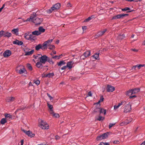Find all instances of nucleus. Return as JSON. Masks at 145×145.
Returning <instances> with one entry per match:
<instances>
[{
    "mask_svg": "<svg viewBox=\"0 0 145 145\" xmlns=\"http://www.w3.org/2000/svg\"><path fill=\"white\" fill-rule=\"evenodd\" d=\"M104 98L103 97V96H101V97L100 99L99 100V101H100V102H102L104 100Z\"/></svg>",
    "mask_w": 145,
    "mask_h": 145,
    "instance_id": "6e6d98bb",
    "label": "nucleus"
},
{
    "mask_svg": "<svg viewBox=\"0 0 145 145\" xmlns=\"http://www.w3.org/2000/svg\"><path fill=\"white\" fill-rule=\"evenodd\" d=\"M137 67L138 69H140L141 67H145V64H138L137 65Z\"/></svg>",
    "mask_w": 145,
    "mask_h": 145,
    "instance_id": "49530a36",
    "label": "nucleus"
},
{
    "mask_svg": "<svg viewBox=\"0 0 145 145\" xmlns=\"http://www.w3.org/2000/svg\"><path fill=\"white\" fill-rule=\"evenodd\" d=\"M120 14H119L117 15H116L114 16H113L112 18V20L114 19H120Z\"/></svg>",
    "mask_w": 145,
    "mask_h": 145,
    "instance_id": "e433bc0d",
    "label": "nucleus"
},
{
    "mask_svg": "<svg viewBox=\"0 0 145 145\" xmlns=\"http://www.w3.org/2000/svg\"><path fill=\"white\" fill-rule=\"evenodd\" d=\"M12 32L14 34H16L18 32V29H14L12 31Z\"/></svg>",
    "mask_w": 145,
    "mask_h": 145,
    "instance_id": "c9c22d12",
    "label": "nucleus"
},
{
    "mask_svg": "<svg viewBox=\"0 0 145 145\" xmlns=\"http://www.w3.org/2000/svg\"><path fill=\"white\" fill-rule=\"evenodd\" d=\"M47 106L50 109V110L49 111L50 113V112L53 111V107L52 105H51L50 104L48 103Z\"/></svg>",
    "mask_w": 145,
    "mask_h": 145,
    "instance_id": "c756f323",
    "label": "nucleus"
},
{
    "mask_svg": "<svg viewBox=\"0 0 145 145\" xmlns=\"http://www.w3.org/2000/svg\"><path fill=\"white\" fill-rule=\"evenodd\" d=\"M12 43L14 44H17L18 45H21L23 44V42L22 41H20L17 39L13 41Z\"/></svg>",
    "mask_w": 145,
    "mask_h": 145,
    "instance_id": "ddd939ff",
    "label": "nucleus"
},
{
    "mask_svg": "<svg viewBox=\"0 0 145 145\" xmlns=\"http://www.w3.org/2000/svg\"><path fill=\"white\" fill-rule=\"evenodd\" d=\"M65 64V63L63 61H61L59 62V63H57V65L58 66H62Z\"/></svg>",
    "mask_w": 145,
    "mask_h": 145,
    "instance_id": "473e14b6",
    "label": "nucleus"
},
{
    "mask_svg": "<svg viewBox=\"0 0 145 145\" xmlns=\"http://www.w3.org/2000/svg\"><path fill=\"white\" fill-rule=\"evenodd\" d=\"M87 27L86 26H84L82 27V29L83 31L86 30L87 29Z\"/></svg>",
    "mask_w": 145,
    "mask_h": 145,
    "instance_id": "69168bd1",
    "label": "nucleus"
},
{
    "mask_svg": "<svg viewBox=\"0 0 145 145\" xmlns=\"http://www.w3.org/2000/svg\"><path fill=\"white\" fill-rule=\"evenodd\" d=\"M12 35V34L11 33H8V32H6L4 33V37H11Z\"/></svg>",
    "mask_w": 145,
    "mask_h": 145,
    "instance_id": "b1692460",
    "label": "nucleus"
},
{
    "mask_svg": "<svg viewBox=\"0 0 145 145\" xmlns=\"http://www.w3.org/2000/svg\"><path fill=\"white\" fill-rule=\"evenodd\" d=\"M4 31H3L1 30L0 31V38L3 35L4 36Z\"/></svg>",
    "mask_w": 145,
    "mask_h": 145,
    "instance_id": "603ef678",
    "label": "nucleus"
},
{
    "mask_svg": "<svg viewBox=\"0 0 145 145\" xmlns=\"http://www.w3.org/2000/svg\"><path fill=\"white\" fill-rule=\"evenodd\" d=\"M136 67H137V65L133 66L132 68V69H134L135 70H137V69H136Z\"/></svg>",
    "mask_w": 145,
    "mask_h": 145,
    "instance_id": "0e129e2a",
    "label": "nucleus"
},
{
    "mask_svg": "<svg viewBox=\"0 0 145 145\" xmlns=\"http://www.w3.org/2000/svg\"><path fill=\"white\" fill-rule=\"evenodd\" d=\"M107 91L108 92H112L115 90V88L110 85H107L106 88Z\"/></svg>",
    "mask_w": 145,
    "mask_h": 145,
    "instance_id": "f8f14e48",
    "label": "nucleus"
},
{
    "mask_svg": "<svg viewBox=\"0 0 145 145\" xmlns=\"http://www.w3.org/2000/svg\"><path fill=\"white\" fill-rule=\"evenodd\" d=\"M80 60H82L83 59H84L85 58L84 55H82L80 56Z\"/></svg>",
    "mask_w": 145,
    "mask_h": 145,
    "instance_id": "4d7b16f0",
    "label": "nucleus"
},
{
    "mask_svg": "<svg viewBox=\"0 0 145 145\" xmlns=\"http://www.w3.org/2000/svg\"><path fill=\"white\" fill-rule=\"evenodd\" d=\"M60 6V4L58 3L54 5L52 7V8H54V10H56L59 9Z\"/></svg>",
    "mask_w": 145,
    "mask_h": 145,
    "instance_id": "4468645a",
    "label": "nucleus"
},
{
    "mask_svg": "<svg viewBox=\"0 0 145 145\" xmlns=\"http://www.w3.org/2000/svg\"><path fill=\"white\" fill-rule=\"evenodd\" d=\"M42 63L40 61H38L36 64V66L39 68L42 69L43 68V66L42 65Z\"/></svg>",
    "mask_w": 145,
    "mask_h": 145,
    "instance_id": "dca6fc26",
    "label": "nucleus"
},
{
    "mask_svg": "<svg viewBox=\"0 0 145 145\" xmlns=\"http://www.w3.org/2000/svg\"><path fill=\"white\" fill-rule=\"evenodd\" d=\"M100 102H101L100 101H99L98 102L96 103H94V105H97V106H98L99 105L101 106L100 104Z\"/></svg>",
    "mask_w": 145,
    "mask_h": 145,
    "instance_id": "052dcab7",
    "label": "nucleus"
},
{
    "mask_svg": "<svg viewBox=\"0 0 145 145\" xmlns=\"http://www.w3.org/2000/svg\"><path fill=\"white\" fill-rule=\"evenodd\" d=\"M29 40L31 41L32 42L34 41L36 39H35V36H34V35L32 34H30L29 35Z\"/></svg>",
    "mask_w": 145,
    "mask_h": 145,
    "instance_id": "412c9836",
    "label": "nucleus"
},
{
    "mask_svg": "<svg viewBox=\"0 0 145 145\" xmlns=\"http://www.w3.org/2000/svg\"><path fill=\"white\" fill-rule=\"evenodd\" d=\"M33 35H34L38 36L40 34V32H39L38 31L35 30L32 32Z\"/></svg>",
    "mask_w": 145,
    "mask_h": 145,
    "instance_id": "c85d7f7f",
    "label": "nucleus"
},
{
    "mask_svg": "<svg viewBox=\"0 0 145 145\" xmlns=\"http://www.w3.org/2000/svg\"><path fill=\"white\" fill-rule=\"evenodd\" d=\"M99 53H96L95 54L92 56V57L95 59L99 60Z\"/></svg>",
    "mask_w": 145,
    "mask_h": 145,
    "instance_id": "a878e982",
    "label": "nucleus"
},
{
    "mask_svg": "<svg viewBox=\"0 0 145 145\" xmlns=\"http://www.w3.org/2000/svg\"><path fill=\"white\" fill-rule=\"evenodd\" d=\"M131 105L130 103H129L128 104H127L125 107L124 112L126 113L129 112L131 110Z\"/></svg>",
    "mask_w": 145,
    "mask_h": 145,
    "instance_id": "0eeeda50",
    "label": "nucleus"
},
{
    "mask_svg": "<svg viewBox=\"0 0 145 145\" xmlns=\"http://www.w3.org/2000/svg\"><path fill=\"white\" fill-rule=\"evenodd\" d=\"M22 131L28 136L29 137L31 138L35 136V134L33 133L32 132L29 130L27 131L24 129Z\"/></svg>",
    "mask_w": 145,
    "mask_h": 145,
    "instance_id": "6e6552de",
    "label": "nucleus"
},
{
    "mask_svg": "<svg viewBox=\"0 0 145 145\" xmlns=\"http://www.w3.org/2000/svg\"><path fill=\"white\" fill-rule=\"evenodd\" d=\"M115 124V123H110L109 126V129H110L111 127H112Z\"/></svg>",
    "mask_w": 145,
    "mask_h": 145,
    "instance_id": "864d4df0",
    "label": "nucleus"
},
{
    "mask_svg": "<svg viewBox=\"0 0 145 145\" xmlns=\"http://www.w3.org/2000/svg\"><path fill=\"white\" fill-rule=\"evenodd\" d=\"M104 118H105L104 117H103L102 116H100L99 114L98 118L97 119V120L99 121H101V120H103Z\"/></svg>",
    "mask_w": 145,
    "mask_h": 145,
    "instance_id": "a18cd8bd",
    "label": "nucleus"
},
{
    "mask_svg": "<svg viewBox=\"0 0 145 145\" xmlns=\"http://www.w3.org/2000/svg\"><path fill=\"white\" fill-rule=\"evenodd\" d=\"M99 112L100 113V115L101 113H103V112L104 113V114L105 115L106 113V110L105 109L102 108H101L100 109Z\"/></svg>",
    "mask_w": 145,
    "mask_h": 145,
    "instance_id": "2f4dec72",
    "label": "nucleus"
},
{
    "mask_svg": "<svg viewBox=\"0 0 145 145\" xmlns=\"http://www.w3.org/2000/svg\"><path fill=\"white\" fill-rule=\"evenodd\" d=\"M120 143V142L118 140H115L114 141L113 143L114 144H119Z\"/></svg>",
    "mask_w": 145,
    "mask_h": 145,
    "instance_id": "680f3d73",
    "label": "nucleus"
},
{
    "mask_svg": "<svg viewBox=\"0 0 145 145\" xmlns=\"http://www.w3.org/2000/svg\"><path fill=\"white\" fill-rule=\"evenodd\" d=\"M54 76V73H49L46 75H44V76L45 77H48V78H50L51 77H53Z\"/></svg>",
    "mask_w": 145,
    "mask_h": 145,
    "instance_id": "cd10ccee",
    "label": "nucleus"
},
{
    "mask_svg": "<svg viewBox=\"0 0 145 145\" xmlns=\"http://www.w3.org/2000/svg\"><path fill=\"white\" fill-rule=\"evenodd\" d=\"M110 143L108 142L104 143L103 142H101L99 145H109Z\"/></svg>",
    "mask_w": 145,
    "mask_h": 145,
    "instance_id": "8fccbe9b",
    "label": "nucleus"
},
{
    "mask_svg": "<svg viewBox=\"0 0 145 145\" xmlns=\"http://www.w3.org/2000/svg\"><path fill=\"white\" fill-rule=\"evenodd\" d=\"M120 14V18H123L125 17L126 16H127L129 15V14Z\"/></svg>",
    "mask_w": 145,
    "mask_h": 145,
    "instance_id": "de8ad7c7",
    "label": "nucleus"
},
{
    "mask_svg": "<svg viewBox=\"0 0 145 145\" xmlns=\"http://www.w3.org/2000/svg\"><path fill=\"white\" fill-rule=\"evenodd\" d=\"M48 57L46 55H41V57H39V61L42 63L44 64L47 61Z\"/></svg>",
    "mask_w": 145,
    "mask_h": 145,
    "instance_id": "20e7f679",
    "label": "nucleus"
},
{
    "mask_svg": "<svg viewBox=\"0 0 145 145\" xmlns=\"http://www.w3.org/2000/svg\"><path fill=\"white\" fill-rule=\"evenodd\" d=\"M25 107H21L20 108L18 109L15 111V112H18L20 110H23L25 108Z\"/></svg>",
    "mask_w": 145,
    "mask_h": 145,
    "instance_id": "09e8293b",
    "label": "nucleus"
},
{
    "mask_svg": "<svg viewBox=\"0 0 145 145\" xmlns=\"http://www.w3.org/2000/svg\"><path fill=\"white\" fill-rule=\"evenodd\" d=\"M120 106L118 105H115L114 106V109L116 110Z\"/></svg>",
    "mask_w": 145,
    "mask_h": 145,
    "instance_id": "bf43d9fd",
    "label": "nucleus"
},
{
    "mask_svg": "<svg viewBox=\"0 0 145 145\" xmlns=\"http://www.w3.org/2000/svg\"><path fill=\"white\" fill-rule=\"evenodd\" d=\"M109 135V133L108 132L103 133L101 134V135L98 136L97 138V139L98 140H99L102 139H106L107 138Z\"/></svg>",
    "mask_w": 145,
    "mask_h": 145,
    "instance_id": "f03ea898",
    "label": "nucleus"
},
{
    "mask_svg": "<svg viewBox=\"0 0 145 145\" xmlns=\"http://www.w3.org/2000/svg\"><path fill=\"white\" fill-rule=\"evenodd\" d=\"M53 10H54V9L53 8H52V7L51 8L47 10L46 12L47 13L50 14L51 13Z\"/></svg>",
    "mask_w": 145,
    "mask_h": 145,
    "instance_id": "79ce46f5",
    "label": "nucleus"
},
{
    "mask_svg": "<svg viewBox=\"0 0 145 145\" xmlns=\"http://www.w3.org/2000/svg\"><path fill=\"white\" fill-rule=\"evenodd\" d=\"M53 41V39L48 40L47 41H45L43 43V46H44L45 49H47V47L50 46L52 45H51V42Z\"/></svg>",
    "mask_w": 145,
    "mask_h": 145,
    "instance_id": "423d86ee",
    "label": "nucleus"
},
{
    "mask_svg": "<svg viewBox=\"0 0 145 145\" xmlns=\"http://www.w3.org/2000/svg\"><path fill=\"white\" fill-rule=\"evenodd\" d=\"M130 10V9L128 7H125L124 8L122 9L121 10L123 11H127V12H131L133 11H134L135 10Z\"/></svg>",
    "mask_w": 145,
    "mask_h": 145,
    "instance_id": "f3484780",
    "label": "nucleus"
},
{
    "mask_svg": "<svg viewBox=\"0 0 145 145\" xmlns=\"http://www.w3.org/2000/svg\"><path fill=\"white\" fill-rule=\"evenodd\" d=\"M92 93L91 92V91H90L89 92H88L87 95V96H92Z\"/></svg>",
    "mask_w": 145,
    "mask_h": 145,
    "instance_id": "13d9d810",
    "label": "nucleus"
},
{
    "mask_svg": "<svg viewBox=\"0 0 145 145\" xmlns=\"http://www.w3.org/2000/svg\"><path fill=\"white\" fill-rule=\"evenodd\" d=\"M34 52V50H31V51L28 52H25V56L30 55L32 54Z\"/></svg>",
    "mask_w": 145,
    "mask_h": 145,
    "instance_id": "7c9ffc66",
    "label": "nucleus"
},
{
    "mask_svg": "<svg viewBox=\"0 0 145 145\" xmlns=\"http://www.w3.org/2000/svg\"><path fill=\"white\" fill-rule=\"evenodd\" d=\"M125 37V35L123 34L122 35H119L117 37V39L118 40H122Z\"/></svg>",
    "mask_w": 145,
    "mask_h": 145,
    "instance_id": "393cba45",
    "label": "nucleus"
},
{
    "mask_svg": "<svg viewBox=\"0 0 145 145\" xmlns=\"http://www.w3.org/2000/svg\"><path fill=\"white\" fill-rule=\"evenodd\" d=\"M74 63L72 61H70L68 62L67 63V67H68L69 69H71L72 67V65Z\"/></svg>",
    "mask_w": 145,
    "mask_h": 145,
    "instance_id": "6ab92c4d",
    "label": "nucleus"
},
{
    "mask_svg": "<svg viewBox=\"0 0 145 145\" xmlns=\"http://www.w3.org/2000/svg\"><path fill=\"white\" fill-rule=\"evenodd\" d=\"M3 54L4 57H8L11 54V52L9 50H7L5 51Z\"/></svg>",
    "mask_w": 145,
    "mask_h": 145,
    "instance_id": "9b49d317",
    "label": "nucleus"
},
{
    "mask_svg": "<svg viewBox=\"0 0 145 145\" xmlns=\"http://www.w3.org/2000/svg\"><path fill=\"white\" fill-rule=\"evenodd\" d=\"M50 114H51L53 117L55 118H57L59 117V115L58 113H55L53 111L50 112Z\"/></svg>",
    "mask_w": 145,
    "mask_h": 145,
    "instance_id": "a211bd4d",
    "label": "nucleus"
},
{
    "mask_svg": "<svg viewBox=\"0 0 145 145\" xmlns=\"http://www.w3.org/2000/svg\"><path fill=\"white\" fill-rule=\"evenodd\" d=\"M47 62H48L50 64L53 65L54 63V62L53 61L52 58H50L49 57H48V59H47Z\"/></svg>",
    "mask_w": 145,
    "mask_h": 145,
    "instance_id": "f704fd0d",
    "label": "nucleus"
},
{
    "mask_svg": "<svg viewBox=\"0 0 145 145\" xmlns=\"http://www.w3.org/2000/svg\"><path fill=\"white\" fill-rule=\"evenodd\" d=\"M67 7H71V5L70 3H68L67 4Z\"/></svg>",
    "mask_w": 145,
    "mask_h": 145,
    "instance_id": "774afa93",
    "label": "nucleus"
},
{
    "mask_svg": "<svg viewBox=\"0 0 145 145\" xmlns=\"http://www.w3.org/2000/svg\"><path fill=\"white\" fill-rule=\"evenodd\" d=\"M55 138L56 140H58L60 138V137L56 135L55 136Z\"/></svg>",
    "mask_w": 145,
    "mask_h": 145,
    "instance_id": "e2e57ef3",
    "label": "nucleus"
},
{
    "mask_svg": "<svg viewBox=\"0 0 145 145\" xmlns=\"http://www.w3.org/2000/svg\"><path fill=\"white\" fill-rule=\"evenodd\" d=\"M101 108L100 105H99L98 106H96L95 107V108L93 110V112L94 113L99 112Z\"/></svg>",
    "mask_w": 145,
    "mask_h": 145,
    "instance_id": "5701e85b",
    "label": "nucleus"
},
{
    "mask_svg": "<svg viewBox=\"0 0 145 145\" xmlns=\"http://www.w3.org/2000/svg\"><path fill=\"white\" fill-rule=\"evenodd\" d=\"M34 83L37 85H39L40 81L39 80H37L34 82Z\"/></svg>",
    "mask_w": 145,
    "mask_h": 145,
    "instance_id": "5fc2aeb1",
    "label": "nucleus"
},
{
    "mask_svg": "<svg viewBox=\"0 0 145 145\" xmlns=\"http://www.w3.org/2000/svg\"><path fill=\"white\" fill-rule=\"evenodd\" d=\"M94 17V15H92L91 16L88 17L87 18L84 20V22H88L89 21Z\"/></svg>",
    "mask_w": 145,
    "mask_h": 145,
    "instance_id": "72a5a7b5",
    "label": "nucleus"
},
{
    "mask_svg": "<svg viewBox=\"0 0 145 145\" xmlns=\"http://www.w3.org/2000/svg\"><path fill=\"white\" fill-rule=\"evenodd\" d=\"M41 54H38L37 55H34L33 57L35 59H39V57H41Z\"/></svg>",
    "mask_w": 145,
    "mask_h": 145,
    "instance_id": "c03bdc74",
    "label": "nucleus"
},
{
    "mask_svg": "<svg viewBox=\"0 0 145 145\" xmlns=\"http://www.w3.org/2000/svg\"><path fill=\"white\" fill-rule=\"evenodd\" d=\"M90 50H88L85 52L83 54V55L85 57V58H86L88 57H89L90 56Z\"/></svg>",
    "mask_w": 145,
    "mask_h": 145,
    "instance_id": "4be33fe9",
    "label": "nucleus"
},
{
    "mask_svg": "<svg viewBox=\"0 0 145 145\" xmlns=\"http://www.w3.org/2000/svg\"><path fill=\"white\" fill-rule=\"evenodd\" d=\"M35 49L36 51H39L40 49H41L42 50H45V48L43 46V43L42 44H39L37 45L35 47Z\"/></svg>",
    "mask_w": 145,
    "mask_h": 145,
    "instance_id": "9d476101",
    "label": "nucleus"
},
{
    "mask_svg": "<svg viewBox=\"0 0 145 145\" xmlns=\"http://www.w3.org/2000/svg\"><path fill=\"white\" fill-rule=\"evenodd\" d=\"M5 119H7L9 120L10 118H12V116H11L9 114H6L5 115Z\"/></svg>",
    "mask_w": 145,
    "mask_h": 145,
    "instance_id": "58836bf2",
    "label": "nucleus"
},
{
    "mask_svg": "<svg viewBox=\"0 0 145 145\" xmlns=\"http://www.w3.org/2000/svg\"><path fill=\"white\" fill-rule=\"evenodd\" d=\"M39 31L40 32V34L42 33H44L45 31V29L43 28L42 26H40L38 28Z\"/></svg>",
    "mask_w": 145,
    "mask_h": 145,
    "instance_id": "bb28decb",
    "label": "nucleus"
},
{
    "mask_svg": "<svg viewBox=\"0 0 145 145\" xmlns=\"http://www.w3.org/2000/svg\"><path fill=\"white\" fill-rule=\"evenodd\" d=\"M29 33H25L24 35V37L26 39L28 40H29Z\"/></svg>",
    "mask_w": 145,
    "mask_h": 145,
    "instance_id": "a19ab883",
    "label": "nucleus"
},
{
    "mask_svg": "<svg viewBox=\"0 0 145 145\" xmlns=\"http://www.w3.org/2000/svg\"><path fill=\"white\" fill-rule=\"evenodd\" d=\"M132 89L128 91H127L126 93V94L127 95H132L133 94V93H132Z\"/></svg>",
    "mask_w": 145,
    "mask_h": 145,
    "instance_id": "37998d69",
    "label": "nucleus"
},
{
    "mask_svg": "<svg viewBox=\"0 0 145 145\" xmlns=\"http://www.w3.org/2000/svg\"><path fill=\"white\" fill-rule=\"evenodd\" d=\"M55 47L54 45H51L49 47V48H48L50 50H52L55 49Z\"/></svg>",
    "mask_w": 145,
    "mask_h": 145,
    "instance_id": "3c124183",
    "label": "nucleus"
},
{
    "mask_svg": "<svg viewBox=\"0 0 145 145\" xmlns=\"http://www.w3.org/2000/svg\"><path fill=\"white\" fill-rule=\"evenodd\" d=\"M67 67V66H64L63 67H62L61 68V69L62 70H64Z\"/></svg>",
    "mask_w": 145,
    "mask_h": 145,
    "instance_id": "338daca9",
    "label": "nucleus"
},
{
    "mask_svg": "<svg viewBox=\"0 0 145 145\" xmlns=\"http://www.w3.org/2000/svg\"><path fill=\"white\" fill-rule=\"evenodd\" d=\"M15 100V98L12 97H8L6 99V101L7 102H12Z\"/></svg>",
    "mask_w": 145,
    "mask_h": 145,
    "instance_id": "2eb2a0df",
    "label": "nucleus"
},
{
    "mask_svg": "<svg viewBox=\"0 0 145 145\" xmlns=\"http://www.w3.org/2000/svg\"><path fill=\"white\" fill-rule=\"evenodd\" d=\"M16 71L17 72L18 71V73L20 74H22L25 73V72H27L26 69L24 67L21 66L17 67Z\"/></svg>",
    "mask_w": 145,
    "mask_h": 145,
    "instance_id": "39448f33",
    "label": "nucleus"
},
{
    "mask_svg": "<svg viewBox=\"0 0 145 145\" xmlns=\"http://www.w3.org/2000/svg\"><path fill=\"white\" fill-rule=\"evenodd\" d=\"M27 67L28 69L30 71H31L33 70L32 67L29 63H27Z\"/></svg>",
    "mask_w": 145,
    "mask_h": 145,
    "instance_id": "4c0bfd02",
    "label": "nucleus"
},
{
    "mask_svg": "<svg viewBox=\"0 0 145 145\" xmlns=\"http://www.w3.org/2000/svg\"><path fill=\"white\" fill-rule=\"evenodd\" d=\"M107 31L106 29H104L102 31H99L95 35L96 38H98L101 37Z\"/></svg>",
    "mask_w": 145,
    "mask_h": 145,
    "instance_id": "1a4fd4ad",
    "label": "nucleus"
},
{
    "mask_svg": "<svg viewBox=\"0 0 145 145\" xmlns=\"http://www.w3.org/2000/svg\"><path fill=\"white\" fill-rule=\"evenodd\" d=\"M36 17V14L33 13L31 14L30 18H27L26 21H31L35 24V25H40L42 22L43 19L39 18H36L35 19L34 18Z\"/></svg>",
    "mask_w": 145,
    "mask_h": 145,
    "instance_id": "f257e3e1",
    "label": "nucleus"
},
{
    "mask_svg": "<svg viewBox=\"0 0 145 145\" xmlns=\"http://www.w3.org/2000/svg\"><path fill=\"white\" fill-rule=\"evenodd\" d=\"M7 120L5 118H3L1 119L0 121V123L1 124H4L7 122Z\"/></svg>",
    "mask_w": 145,
    "mask_h": 145,
    "instance_id": "ea45409f",
    "label": "nucleus"
},
{
    "mask_svg": "<svg viewBox=\"0 0 145 145\" xmlns=\"http://www.w3.org/2000/svg\"><path fill=\"white\" fill-rule=\"evenodd\" d=\"M133 94H136L140 91V88H135L132 89Z\"/></svg>",
    "mask_w": 145,
    "mask_h": 145,
    "instance_id": "aec40b11",
    "label": "nucleus"
},
{
    "mask_svg": "<svg viewBox=\"0 0 145 145\" xmlns=\"http://www.w3.org/2000/svg\"><path fill=\"white\" fill-rule=\"evenodd\" d=\"M39 126L42 129H49V125L46 122L41 120Z\"/></svg>",
    "mask_w": 145,
    "mask_h": 145,
    "instance_id": "7ed1b4c3",
    "label": "nucleus"
}]
</instances>
